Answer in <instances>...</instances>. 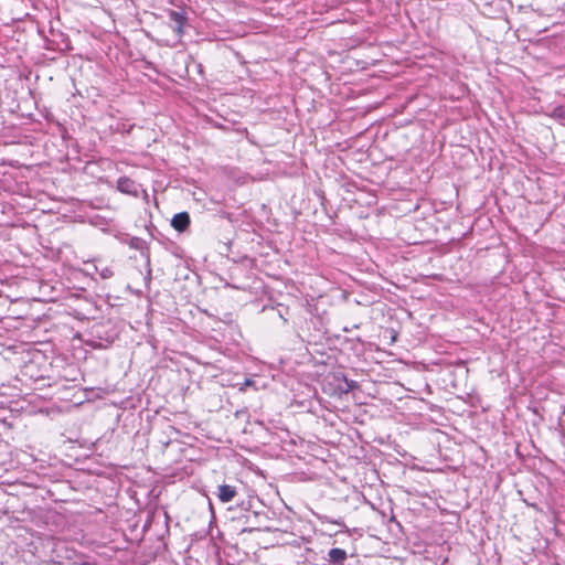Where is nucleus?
Listing matches in <instances>:
<instances>
[{"instance_id":"nucleus-1","label":"nucleus","mask_w":565,"mask_h":565,"mask_svg":"<svg viewBox=\"0 0 565 565\" xmlns=\"http://www.w3.org/2000/svg\"><path fill=\"white\" fill-rule=\"evenodd\" d=\"M253 504L250 500L242 501L237 508H230L231 512H235L237 509L243 512L241 515H233L231 519L233 521H238L243 523L242 532L252 533L254 531L269 530L267 522L269 518L265 511H256L252 510Z\"/></svg>"},{"instance_id":"nucleus-2","label":"nucleus","mask_w":565,"mask_h":565,"mask_svg":"<svg viewBox=\"0 0 565 565\" xmlns=\"http://www.w3.org/2000/svg\"><path fill=\"white\" fill-rule=\"evenodd\" d=\"M90 345L95 349H106L118 338L119 332L111 320L94 323L89 329Z\"/></svg>"},{"instance_id":"nucleus-3","label":"nucleus","mask_w":565,"mask_h":565,"mask_svg":"<svg viewBox=\"0 0 565 565\" xmlns=\"http://www.w3.org/2000/svg\"><path fill=\"white\" fill-rule=\"evenodd\" d=\"M51 38H45V49L56 52H66L71 50L68 36L60 31L50 29Z\"/></svg>"},{"instance_id":"nucleus-4","label":"nucleus","mask_w":565,"mask_h":565,"mask_svg":"<svg viewBox=\"0 0 565 565\" xmlns=\"http://www.w3.org/2000/svg\"><path fill=\"white\" fill-rule=\"evenodd\" d=\"M117 189L121 193L138 198L139 192L141 190V185L128 177H120L117 180Z\"/></svg>"},{"instance_id":"nucleus-5","label":"nucleus","mask_w":565,"mask_h":565,"mask_svg":"<svg viewBox=\"0 0 565 565\" xmlns=\"http://www.w3.org/2000/svg\"><path fill=\"white\" fill-rule=\"evenodd\" d=\"M191 224L190 214L188 212H180L173 215L171 226L179 233L185 232Z\"/></svg>"},{"instance_id":"nucleus-6","label":"nucleus","mask_w":565,"mask_h":565,"mask_svg":"<svg viewBox=\"0 0 565 565\" xmlns=\"http://www.w3.org/2000/svg\"><path fill=\"white\" fill-rule=\"evenodd\" d=\"M327 561L324 565H347L348 554L343 548L333 547L329 551Z\"/></svg>"},{"instance_id":"nucleus-7","label":"nucleus","mask_w":565,"mask_h":565,"mask_svg":"<svg viewBox=\"0 0 565 565\" xmlns=\"http://www.w3.org/2000/svg\"><path fill=\"white\" fill-rule=\"evenodd\" d=\"M215 494L221 502L227 503L234 500L237 495V490L231 484H220Z\"/></svg>"},{"instance_id":"nucleus-8","label":"nucleus","mask_w":565,"mask_h":565,"mask_svg":"<svg viewBox=\"0 0 565 565\" xmlns=\"http://www.w3.org/2000/svg\"><path fill=\"white\" fill-rule=\"evenodd\" d=\"M169 19L171 22L174 23V32L177 33L178 36H182L183 35V26L186 22V17L183 12H180V11H174V10H170L169 11Z\"/></svg>"},{"instance_id":"nucleus-9","label":"nucleus","mask_w":565,"mask_h":565,"mask_svg":"<svg viewBox=\"0 0 565 565\" xmlns=\"http://www.w3.org/2000/svg\"><path fill=\"white\" fill-rule=\"evenodd\" d=\"M128 245L130 248L139 250L141 256L145 257L148 263L150 262V250L145 239L134 236L130 238Z\"/></svg>"},{"instance_id":"nucleus-10","label":"nucleus","mask_w":565,"mask_h":565,"mask_svg":"<svg viewBox=\"0 0 565 565\" xmlns=\"http://www.w3.org/2000/svg\"><path fill=\"white\" fill-rule=\"evenodd\" d=\"M95 271L100 276L102 279H110L115 275L113 267L104 264H96Z\"/></svg>"},{"instance_id":"nucleus-11","label":"nucleus","mask_w":565,"mask_h":565,"mask_svg":"<svg viewBox=\"0 0 565 565\" xmlns=\"http://www.w3.org/2000/svg\"><path fill=\"white\" fill-rule=\"evenodd\" d=\"M550 115L552 118L557 119L565 125V105L554 107Z\"/></svg>"},{"instance_id":"nucleus-12","label":"nucleus","mask_w":565,"mask_h":565,"mask_svg":"<svg viewBox=\"0 0 565 565\" xmlns=\"http://www.w3.org/2000/svg\"><path fill=\"white\" fill-rule=\"evenodd\" d=\"M345 381V384H347V391H352V390H355L358 387V383L353 380H348V379H344Z\"/></svg>"},{"instance_id":"nucleus-13","label":"nucleus","mask_w":565,"mask_h":565,"mask_svg":"<svg viewBox=\"0 0 565 565\" xmlns=\"http://www.w3.org/2000/svg\"><path fill=\"white\" fill-rule=\"evenodd\" d=\"M254 384V381L250 380V379H246L245 382H244V386H250Z\"/></svg>"}]
</instances>
